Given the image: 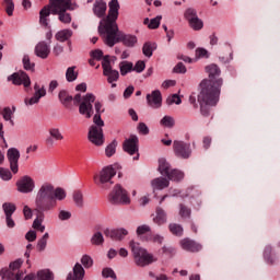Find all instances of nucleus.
<instances>
[{
	"label": "nucleus",
	"instance_id": "1",
	"mask_svg": "<svg viewBox=\"0 0 280 280\" xmlns=\"http://www.w3.org/2000/svg\"><path fill=\"white\" fill-rule=\"evenodd\" d=\"M206 73L209 79H205L200 83V93L197 97L200 104L201 114L203 117L209 115V106H215L220 102V89H222L223 81L220 78V68L212 63L206 67Z\"/></svg>",
	"mask_w": 280,
	"mask_h": 280
},
{
	"label": "nucleus",
	"instance_id": "2",
	"mask_svg": "<svg viewBox=\"0 0 280 280\" xmlns=\"http://www.w3.org/2000/svg\"><path fill=\"white\" fill-rule=\"evenodd\" d=\"M108 15L101 21L98 26L100 34H105V45L115 47V43L119 40L117 34V18L119 16V0H110Z\"/></svg>",
	"mask_w": 280,
	"mask_h": 280
},
{
	"label": "nucleus",
	"instance_id": "3",
	"mask_svg": "<svg viewBox=\"0 0 280 280\" xmlns=\"http://www.w3.org/2000/svg\"><path fill=\"white\" fill-rule=\"evenodd\" d=\"M54 196V184L49 182L43 183L35 196V211L45 213V211H52L58 207L56 200H51Z\"/></svg>",
	"mask_w": 280,
	"mask_h": 280
},
{
	"label": "nucleus",
	"instance_id": "4",
	"mask_svg": "<svg viewBox=\"0 0 280 280\" xmlns=\"http://www.w3.org/2000/svg\"><path fill=\"white\" fill-rule=\"evenodd\" d=\"M129 246L131 248L136 266L145 268V266H150L151 264L159 261V258L148 253V249L141 247L138 242L131 241Z\"/></svg>",
	"mask_w": 280,
	"mask_h": 280
},
{
	"label": "nucleus",
	"instance_id": "5",
	"mask_svg": "<svg viewBox=\"0 0 280 280\" xmlns=\"http://www.w3.org/2000/svg\"><path fill=\"white\" fill-rule=\"evenodd\" d=\"M118 168L119 166L117 164L103 167L98 174L94 175L95 185L101 187V189H110L113 178L117 176Z\"/></svg>",
	"mask_w": 280,
	"mask_h": 280
},
{
	"label": "nucleus",
	"instance_id": "6",
	"mask_svg": "<svg viewBox=\"0 0 280 280\" xmlns=\"http://www.w3.org/2000/svg\"><path fill=\"white\" fill-rule=\"evenodd\" d=\"M72 100L74 104H80V115H83L85 119H91L93 117V104H95V96L92 93H88L83 97L81 94H75Z\"/></svg>",
	"mask_w": 280,
	"mask_h": 280
},
{
	"label": "nucleus",
	"instance_id": "7",
	"mask_svg": "<svg viewBox=\"0 0 280 280\" xmlns=\"http://www.w3.org/2000/svg\"><path fill=\"white\" fill-rule=\"evenodd\" d=\"M51 5L52 14H58L61 23H71V14L67 13V10H73L71 0H51Z\"/></svg>",
	"mask_w": 280,
	"mask_h": 280
},
{
	"label": "nucleus",
	"instance_id": "8",
	"mask_svg": "<svg viewBox=\"0 0 280 280\" xmlns=\"http://www.w3.org/2000/svg\"><path fill=\"white\" fill-rule=\"evenodd\" d=\"M102 68H103V75L107 78L108 84H112V89H115L117 86V80H119V71L113 69V66L110 65V57L105 56L102 61Z\"/></svg>",
	"mask_w": 280,
	"mask_h": 280
},
{
	"label": "nucleus",
	"instance_id": "9",
	"mask_svg": "<svg viewBox=\"0 0 280 280\" xmlns=\"http://www.w3.org/2000/svg\"><path fill=\"white\" fill-rule=\"evenodd\" d=\"M109 202L112 205H130V196L121 185L117 184L109 194Z\"/></svg>",
	"mask_w": 280,
	"mask_h": 280
},
{
	"label": "nucleus",
	"instance_id": "10",
	"mask_svg": "<svg viewBox=\"0 0 280 280\" xmlns=\"http://www.w3.org/2000/svg\"><path fill=\"white\" fill-rule=\"evenodd\" d=\"M23 266V259L19 258L14 260L13 262L10 264L9 269H1L0 270V277L2 279H8V280H21L23 279V272H18L14 276V272L19 270Z\"/></svg>",
	"mask_w": 280,
	"mask_h": 280
},
{
	"label": "nucleus",
	"instance_id": "11",
	"mask_svg": "<svg viewBox=\"0 0 280 280\" xmlns=\"http://www.w3.org/2000/svg\"><path fill=\"white\" fill-rule=\"evenodd\" d=\"M173 150L178 159H189L191 156V144L187 142L175 140L173 142Z\"/></svg>",
	"mask_w": 280,
	"mask_h": 280
},
{
	"label": "nucleus",
	"instance_id": "12",
	"mask_svg": "<svg viewBox=\"0 0 280 280\" xmlns=\"http://www.w3.org/2000/svg\"><path fill=\"white\" fill-rule=\"evenodd\" d=\"M51 14H54V5H51V0L49 4L45 5L39 11V25L46 30H51Z\"/></svg>",
	"mask_w": 280,
	"mask_h": 280
},
{
	"label": "nucleus",
	"instance_id": "13",
	"mask_svg": "<svg viewBox=\"0 0 280 280\" xmlns=\"http://www.w3.org/2000/svg\"><path fill=\"white\" fill-rule=\"evenodd\" d=\"M104 126L93 125L89 130V141L94 145H104Z\"/></svg>",
	"mask_w": 280,
	"mask_h": 280
},
{
	"label": "nucleus",
	"instance_id": "14",
	"mask_svg": "<svg viewBox=\"0 0 280 280\" xmlns=\"http://www.w3.org/2000/svg\"><path fill=\"white\" fill-rule=\"evenodd\" d=\"M16 187L20 194H32V191L36 189V182H34L32 177L25 175L16 182Z\"/></svg>",
	"mask_w": 280,
	"mask_h": 280
},
{
	"label": "nucleus",
	"instance_id": "15",
	"mask_svg": "<svg viewBox=\"0 0 280 280\" xmlns=\"http://www.w3.org/2000/svg\"><path fill=\"white\" fill-rule=\"evenodd\" d=\"M185 18L187 19L190 27L195 30L196 32L202 30L205 27V24L202 23V20L198 18V13L196 12V9H187L185 12Z\"/></svg>",
	"mask_w": 280,
	"mask_h": 280
},
{
	"label": "nucleus",
	"instance_id": "16",
	"mask_svg": "<svg viewBox=\"0 0 280 280\" xmlns=\"http://www.w3.org/2000/svg\"><path fill=\"white\" fill-rule=\"evenodd\" d=\"M8 80L9 82H12L16 86H21V84H23L25 89H27L32 84V81L30 80V75H27V73H25L24 71L15 72L9 75Z\"/></svg>",
	"mask_w": 280,
	"mask_h": 280
},
{
	"label": "nucleus",
	"instance_id": "17",
	"mask_svg": "<svg viewBox=\"0 0 280 280\" xmlns=\"http://www.w3.org/2000/svg\"><path fill=\"white\" fill-rule=\"evenodd\" d=\"M58 141H65V136L62 135V131H60L57 127H51L48 129V137L45 140V143L48 148H54L56 145V142Z\"/></svg>",
	"mask_w": 280,
	"mask_h": 280
},
{
	"label": "nucleus",
	"instance_id": "18",
	"mask_svg": "<svg viewBox=\"0 0 280 280\" xmlns=\"http://www.w3.org/2000/svg\"><path fill=\"white\" fill-rule=\"evenodd\" d=\"M34 95L32 97H26L24 100L25 106H34V104H38L40 102L42 97H45L47 95V90H45V86H39L38 83L34 84Z\"/></svg>",
	"mask_w": 280,
	"mask_h": 280
},
{
	"label": "nucleus",
	"instance_id": "19",
	"mask_svg": "<svg viewBox=\"0 0 280 280\" xmlns=\"http://www.w3.org/2000/svg\"><path fill=\"white\" fill-rule=\"evenodd\" d=\"M7 158L10 163V170L13 174H19V159H21V152L16 148H11L7 152Z\"/></svg>",
	"mask_w": 280,
	"mask_h": 280
},
{
	"label": "nucleus",
	"instance_id": "20",
	"mask_svg": "<svg viewBox=\"0 0 280 280\" xmlns=\"http://www.w3.org/2000/svg\"><path fill=\"white\" fill-rule=\"evenodd\" d=\"M147 102L151 108H161V106H163V96L161 95V91L154 90L148 94Z\"/></svg>",
	"mask_w": 280,
	"mask_h": 280
},
{
	"label": "nucleus",
	"instance_id": "21",
	"mask_svg": "<svg viewBox=\"0 0 280 280\" xmlns=\"http://www.w3.org/2000/svg\"><path fill=\"white\" fill-rule=\"evenodd\" d=\"M124 150L127 154H137L139 152V138L137 136H130L129 139L124 142Z\"/></svg>",
	"mask_w": 280,
	"mask_h": 280
},
{
	"label": "nucleus",
	"instance_id": "22",
	"mask_svg": "<svg viewBox=\"0 0 280 280\" xmlns=\"http://www.w3.org/2000/svg\"><path fill=\"white\" fill-rule=\"evenodd\" d=\"M180 247L183 248V250H188V253H198V252L202 250V245H200L189 238L182 240Z\"/></svg>",
	"mask_w": 280,
	"mask_h": 280
},
{
	"label": "nucleus",
	"instance_id": "23",
	"mask_svg": "<svg viewBox=\"0 0 280 280\" xmlns=\"http://www.w3.org/2000/svg\"><path fill=\"white\" fill-rule=\"evenodd\" d=\"M104 234L106 235V237H110L112 240H124V237L128 235V230L124 228L114 229V230L106 229L104 231Z\"/></svg>",
	"mask_w": 280,
	"mask_h": 280
},
{
	"label": "nucleus",
	"instance_id": "24",
	"mask_svg": "<svg viewBox=\"0 0 280 280\" xmlns=\"http://www.w3.org/2000/svg\"><path fill=\"white\" fill-rule=\"evenodd\" d=\"M50 52H51V49L49 48V45H47V43H45V42H39L35 46V55L38 58H42L43 60L48 58Z\"/></svg>",
	"mask_w": 280,
	"mask_h": 280
},
{
	"label": "nucleus",
	"instance_id": "25",
	"mask_svg": "<svg viewBox=\"0 0 280 280\" xmlns=\"http://www.w3.org/2000/svg\"><path fill=\"white\" fill-rule=\"evenodd\" d=\"M116 34H118L119 39L117 42H115V45H117V43H124V45H126V47H135V45H137V36L135 35H122L121 32H119V28L117 27Z\"/></svg>",
	"mask_w": 280,
	"mask_h": 280
},
{
	"label": "nucleus",
	"instance_id": "26",
	"mask_svg": "<svg viewBox=\"0 0 280 280\" xmlns=\"http://www.w3.org/2000/svg\"><path fill=\"white\" fill-rule=\"evenodd\" d=\"M84 267L80 262H77L73 267V273H69L67 280H83L84 279Z\"/></svg>",
	"mask_w": 280,
	"mask_h": 280
},
{
	"label": "nucleus",
	"instance_id": "27",
	"mask_svg": "<svg viewBox=\"0 0 280 280\" xmlns=\"http://www.w3.org/2000/svg\"><path fill=\"white\" fill-rule=\"evenodd\" d=\"M94 108L96 114L93 117V124H95V126H104V120H102V113H104V109L102 108V103L95 102Z\"/></svg>",
	"mask_w": 280,
	"mask_h": 280
},
{
	"label": "nucleus",
	"instance_id": "28",
	"mask_svg": "<svg viewBox=\"0 0 280 280\" xmlns=\"http://www.w3.org/2000/svg\"><path fill=\"white\" fill-rule=\"evenodd\" d=\"M153 222L154 224H158V226H163V224L167 222V213H165V210L158 208Z\"/></svg>",
	"mask_w": 280,
	"mask_h": 280
},
{
	"label": "nucleus",
	"instance_id": "29",
	"mask_svg": "<svg viewBox=\"0 0 280 280\" xmlns=\"http://www.w3.org/2000/svg\"><path fill=\"white\" fill-rule=\"evenodd\" d=\"M93 12L95 16L102 19V16L106 14V2H104V0H96L93 7Z\"/></svg>",
	"mask_w": 280,
	"mask_h": 280
},
{
	"label": "nucleus",
	"instance_id": "30",
	"mask_svg": "<svg viewBox=\"0 0 280 280\" xmlns=\"http://www.w3.org/2000/svg\"><path fill=\"white\" fill-rule=\"evenodd\" d=\"M73 36V31L69 28L61 30L56 33L55 38L56 40H59V43H66V40H69Z\"/></svg>",
	"mask_w": 280,
	"mask_h": 280
},
{
	"label": "nucleus",
	"instance_id": "31",
	"mask_svg": "<svg viewBox=\"0 0 280 280\" xmlns=\"http://www.w3.org/2000/svg\"><path fill=\"white\" fill-rule=\"evenodd\" d=\"M151 187L153 189H165L166 187H170V180L163 177H158L151 182Z\"/></svg>",
	"mask_w": 280,
	"mask_h": 280
},
{
	"label": "nucleus",
	"instance_id": "32",
	"mask_svg": "<svg viewBox=\"0 0 280 280\" xmlns=\"http://www.w3.org/2000/svg\"><path fill=\"white\" fill-rule=\"evenodd\" d=\"M67 198V190L65 188L54 187L52 197L50 200H55V202H62Z\"/></svg>",
	"mask_w": 280,
	"mask_h": 280
},
{
	"label": "nucleus",
	"instance_id": "33",
	"mask_svg": "<svg viewBox=\"0 0 280 280\" xmlns=\"http://www.w3.org/2000/svg\"><path fill=\"white\" fill-rule=\"evenodd\" d=\"M163 19V16L158 15L156 18L153 19H144L143 24L148 25L149 30H156L159 27V25H161V20Z\"/></svg>",
	"mask_w": 280,
	"mask_h": 280
},
{
	"label": "nucleus",
	"instance_id": "34",
	"mask_svg": "<svg viewBox=\"0 0 280 280\" xmlns=\"http://www.w3.org/2000/svg\"><path fill=\"white\" fill-rule=\"evenodd\" d=\"M58 98L63 106H69L71 102H73V96L69 95V93L65 90L59 92Z\"/></svg>",
	"mask_w": 280,
	"mask_h": 280
},
{
	"label": "nucleus",
	"instance_id": "35",
	"mask_svg": "<svg viewBox=\"0 0 280 280\" xmlns=\"http://www.w3.org/2000/svg\"><path fill=\"white\" fill-rule=\"evenodd\" d=\"M119 70L121 75H128L133 71V63L131 61H121L119 63Z\"/></svg>",
	"mask_w": 280,
	"mask_h": 280
},
{
	"label": "nucleus",
	"instance_id": "36",
	"mask_svg": "<svg viewBox=\"0 0 280 280\" xmlns=\"http://www.w3.org/2000/svg\"><path fill=\"white\" fill-rule=\"evenodd\" d=\"M168 180H174L175 183H178L179 180H183L185 178V173L179 170H173L167 174Z\"/></svg>",
	"mask_w": 280,
	"mask_h": 280
},
{
	"label": "nucleus",
	"instance_id": "37",
	"mask_svg": "<svg viewBox=\"0 0 280 280\" xmlns=\"http://www.w3.org/2000/svg\"><path fill=\"white\" fill-rule=\"evenodd\" d=\"M37 280H54V272L49 269H40L36 273Z\"/></svg>",
	"mask_w": 280,
	"mask_h": 280
},
{
	"label": "nucleus",
	"instance_id": "38",
	"mask_svg": "<svg viewBox=\"0 0 280 280\" xmlns=\"http://www.w3.org/2000/svg\"><path fill=\"white\" fill-rule=\"evenodd\" d=\"M43 220H45V214L40 213L33 222V229H35V231H39V233H45Z\"/></svg>",
	"mask_w": 280,
	"mask_h": 280
},
{
	"label": "nucleus",
	"instance_id": "39",
	"mask_svg": "<svg viewBox=\"0 0 280 280\" xmlns=\"http://www.w3.org/2000/svg\"><path fill=\"white\" fill-rule=\"evenodd\" d=\"M159 172L162 176H167L170 172V163L165 159L159 160Z\"/></svg>",
	"mask_w": 280,
	"mask_h": 280
},
{
	"label": "nucleus",
	"instance_id": "40",
	"mask_svg": "<svg viewBox=\"0 0 280 280\" xmlns=\"http://www.w3.org/2000/svg\"><path fill=\"white\" fill-rule=\"evenodd\" d=\"M67 82H75L78 80V71H75V66L69 67L66 71Z\"/></svg>",
	"mask_w": 280,
	"mask_h": 280
},
{
	"label": "nucleus",
	"instance_id": "41",
	"mask_svg": "<svg viewBox=\"0 0 280 280\" xmlns=\"http://www.w3.org/2000/svg\"><path fill=\"white\" fill-rule=\"evenodd\" d=\"M2 209L4 211L5 218L12 217L14 214V211H16V205L12 202H5L2 205Z\"/></svg>",
	"mask_w": 280,
	"mask_h": 280
},
{
	"label": "nucleus",
	"instance_id": "42",
	"mask_svg": "<svg viewBox=\"0 0 280 280\" xmlns=\"http://www.w3.org/2000/svg\"><path fill=\"white\" fill-rule=\"evenodd\" d=\"M91 244L93 246H102L104 244V235L102 232H95L91 237Z\"/></svg>",
	"mask_w": 280,
	"mask_h": 280
},
{
	"label": "nucleus",
	"instance_id": "43",
	"mask_svg": "<svg viewBox=\"0 0 280 280\" xmlns=\"http://www.w3.org/2000/svg\"><path fill=\"white\" fill-rule=\"evenodd\" d=\"M49 240V233H45L42 238L37 242V250L43 253L47 248V241Z\"/></svg>",
	"mask_w": 280,
	"mask_h": 280
},
{
	"label": "nucleus",
	"instance_id": "44",
	"mask_svg": "<svg viewBox=\"0 0 280 280\" xmlns=\"http://www.w3.org/2000/svg\"><path fill=\"white\" fill-rule=\"evenodd\" d=\"M161 126H163L164 128H174V125L176 124V120H174V117L172 116H164L161 120H160Z\"/></svg>",
	"mask_w": 280,
	"mask_h": 280
},
{
	"label": "nucleus",
	"instance_id": "45",
	"mask_svg": "<svg viewBox=\"0 0 280 280\" xmlns=\"http://www.w3.org/2000/svg\"><path fill=\"white\" fill-rule=\"evenodd\" d=\"M14 110H15L14 107H13V110H12V108H10V107H5V108L3 109V113H2L3 119H4L5 121H10V122H11V126H14V120H12V115H14Z\"/></svg>",
	"mask_w": 280,
	"mask_h": 280
},
{
	"label": "nucleus",
	"instance_id": "46",
	"mask_svg": "<svg viewBox=\"0 0 280 280\" xmlns=\"http://www.w3.org/2000/svg\"><path fill=\"white\" fill-rule=\"evenodd\" d=\"M154 49V44L145 43L142 47V54L147 56V58H152Z\"/></svg>",
	"mask_w": 280,
	"mask_h": 280
},
{
	"label": "nucleus",
	"instance_id": "47",
	"mask_svg": "<svg viewBox=\"0 0 280 280\" xmlns=\"http://www.w3.org/2000/svg\"><path fill=\"white\" fill-rule=\"evenodd\" d=\"M167 106H172L173 104H176L177 106L183 104V100H180V96L178 94H173L166 98Z\"/></svg>",
	"mask_w": 280,
	"mask_h": 280
},
{
	"label": "nucleus",
	"instance_id": "48",
	"mask_svg": "<svg viewBox=\"0 0 280 280\" xmlns=\"http://www.w3.org/2000/svg\"><path fill=\"white\" fill-rule=\"evenodd\" d=\"M168 229H170L171 233H173V235H177L178 237H180V235H183V226H180V224L171 223L168 225Z\"/></svg>",
	"mask_w": 280,
	"mask_h": 280
},
{
	"label": "nucleus",
	"instance_id": "49",
	"mask_svg": "<svg viewBox=\"0 0 280 280\" xmlns=\"http://www.w3.org/2000/svg\"><path fill=\"white\" fill-rule=\"evenodd\" d=\"M81 264L84 268H93V258L85 254L81 257Z\"/></svg>",
	"mask_w": 280,
	"mask_h": 280
},
{
	"label": "nucleus",
	"instance_id": "50",
	"mask_svg": "<svg viewBox=\"0 0 280 280\" xmlns=\"http://www.w3.org/2000/svg\"><path fill=\"white\" fill-rule=\"evenodd\" d=\"M73 201L77 207H83L84 205V197L82 196L81 191H75L73 194Z\"/></svg>",
	"mask_w": 280,
	"mask_h": 280
},
{
	"label": "nucleus",
	"instance_id": "51",
	"mask_svg": "<svg viewBox=\"0 0 280 280\" xmlns=\"http://www.w3.org/2000/svg\"><path fill=\"white\" fill-rule=\"evenodd\" d=\"M116 150H117V142L113 141L105 149L106 156H113V154H115Z\"/></svg>",
	"mask_w": 280,
	"mask_h": 280
},
{
	"label": "nucleus",
	"instance_id": "52",
	"mask_svg": "<svg viewBox=\"0 0 280 280\" xmlns=\"http://www.w3.org/2000/svg\"><path fill=\"white\" fill-rule=\"evenodd\" d=\"M4 3H5V12L8 16H12V14H14V1L4 0Z\"/></svg>",
	"mask_w": 280,
	"mask_h": 280
},
{
	"label": "nucleus",
	"instance_id": "53",
	"mask_svg": "<svg viewBox=\"0 0 280 280\" xmlns=\"http://www.w3.org/2000/svg\"><path fill=\"white\" fill-rule=\"evenodd\" d=\"M102 276L104 277V279H117V275H115V271L110 268H104L102 271Z\"/></svg>",
	"mask_w": 280,
	"mask_h": 280
},
{
	"label": "nucleus",
	"instance_id": "54",
	"mask_svg": "<svg viewBox=\"0 0 280 280\" xmlns=\"http://www.w3.org/2000/svg\"><path fill=\"white\" fill-rule=\"evenodd\" d=\"M0 177L2 180H12V173L8 168L0 167Z\"/></svg>",
	"mask_w": 280,
	"mask_h": 280
},
{
	"label": "nucleus",
	"instance_id": "55",
	"mask_svg": "<svg viewBox=\"0 0 280 280\" xmlns=\"http://www.w3.org/2000/svg\"><path fill=\"white\" fill-rule=\"evenodd\" d=\"M23 65L26 71H32L34 69V63L30 61V56L27 55L23 57Z\"/></svg>",
	"mask_w": 280,
	"mask_h": 280
},
{
	"label": "nucleus",
	"instance_id": "56",
	"mask_svg": "<svg viewBox=\"0 0 280 280\" xmlns=\"http://www.w3.org/2000/svg\"><path fill=\"white\" fill-rule=\"evenodd\" d=\"M151 229L149 225H140L137 228V235L141 237V235H145V233H150Z\"/></svg>",
	"mask_w": 280,
	"mask_h": 280
},
{
	"label": "nucleus",
	"instance_id": "57",
	"mask_svg": "<svg viewBox=\"0 0 280 280\" xmlns=\"http://www.w3.org/2000/svg\"><path fill=\"white\" fill-rule=\"evenodd\" d=\"M144 70H145V61H138L133 66V71H136V73H143Z\"/></svg>",
	"mask_w": 280,
	"mask_h": 280
},
{
	"label": "nucleus",
	"instance_id": "58",
	"mask_svg": "<svg viewBox=\"0 0 280 280\" xmlns=\"http://www.w3.org/2000/svg\"><path fill=\"white\" fill-rule=\"evenodd\" d=\"M163 240H164L163 236L159 234H153L148 238V241L153 242V244H163Z\"/></svg>",
	"mask_w": 280,
	"mask_h": 280
},
{
	"label": "nucleus",
	"instance_id": "59",
	"mask_svg": "<svg viewBox=\"0 0 280 280\" xmlns=\"http://www.w3.org/2000/svg\"><path fill=\"white\" fill-rule=\"evenodd\" d=\"M180 210H179V215L182 218H189V215H191V210L183 205L179 206Z\"/></svg>",
	"mask_w": 280,
	"mask_h": 280
},
{
	"label": "nucleus",
	"instance_id": "60",
	"mask_svg": "<svg viewBox=\"0 0 280 280\" xmlns=\"http://www.w3.org/2000/svg\"><path fill=\"white\" fill-rule=\"evenodd\" d=\"M59 220H61L62 222L65 220H71V212L67 211V210H60L59 214H58Z\"/></svg>",
	"mask_w": 280,
	"mask_h": 280
},
{
	"label": "nucleus",
	"instance_id": "61",
	"mask_svg": "<svg viewBox=\"0 0 280 280\" xmlns=\"http://www.w3.org/2000/svg\"><path fill=\"white\" fill-rule=\"evenodd\" d=\"M138 131L140 132V135H150V128H148V125H145L144 122H140L138 125Z\"/></svg>",
	"mask_w": 280,
	"mask_h": 280
},
{
	"label": "nucleus",
	"instance_id": "62",
	"mask_svg": "<svg viewBox=\"0 0 280 280\" xmlns=\"http://www.w3.org/2000/svg\"><path fill=\"white\" fill-rule=\"evenodd\" d=\"M196 56L197 58H209V51L205 48H197Z\"/></svg>",
	"mask_w": 280,
	"mask_h": 280
},
{
	"label": "nucleus",
	"instance_id": "63",
	"mask_svg": "<svg viewBox=\"0 0 280 280\" xmlns=\"http://www.w3.org/2000/svg\"><path fill=\"white\" fill-rule=\"evenodd\" d=\"M91 57L94 60H102V58H104V52L100 49H96L91 52Z\"/></svg>",
	"mask_w": 280,
	"mask_h": 280
},
{
	"label": "nucleus",
	"instance_id": "64",
	"mask_svg": "<svg viewBox=\"0 0 280 280\" xmlns=\"http://www.w3.org/2000/svg\"><path fill=\"white\" fill-rule=\"evenodd\" d=\"M23 215L25 220H32V215H33L32 208H30L28 206H24Z\"/></svg>",
	"mask_w": 280,
	"mask_h": 280
}]
</instances>
